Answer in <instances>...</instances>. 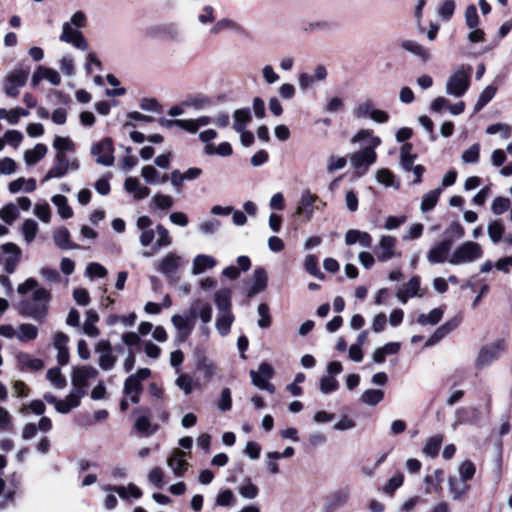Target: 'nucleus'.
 Instances as JSON below:
<instances>
[{
    "mask_svg": "<svg viewBox=\"0 0 512 512\" xmlns=\"http://www.w3.org/2000/svg\"><path fill=\"white\" fill-rule=\"evenodd\" d=\"M50 292L45 288H37L30 299L24 300L19 305L22 315L43 322L48 313Z\"/></svg>",
    "mask_w": 512,
    "mask_h": 512,
    "instance_id": "1",
    "label": "nucleus"
},
{
    "mask_svg": "<svg viewBox=\"0 0 512 512\" xmlns=\"http://www.w3.org/2000/svg\"><path fill=\"white\" fill-rule=\"evenodd\" d=\"M471 70L470 66L458 67L447 79L446 94L455 98L462 97L470 87Z\"/></svg>",
    "mask_w": 512,
    "mask_h": 512,
    "instance_id": "2",
    "label": "nucleus"
},
{
    "mask_svg": "<svg viewBox=\"0 0 512 512\" xmlns=\"http://www.w3.org/2000/svg\"><path fill=\"white\" fill-rule=\"evenodd\" d=\"M482 254V248L478 243L466 241L454 249L448 259V263L451 265L471 263L480 259Z\"/></svg>",
    "mask_w": 512,
    "mask_h": 512,
    "instance_id": "3",
    "label": "nucleus"
},
{
    "mask_svg": "<svg viewBox=\"0 0 512 512\" xmlns=\"http://www.w3.org/2000/svg\"><path fill=\"white\" fill-rule=\"evenodd\" d=\"M373 253L377 261L381 263L402 257V252L397 248V239L391 235L380 236L373 248Z\"/></svg>",
    "mask_w": 512,
    "mask_h": 512,
    "instance_id": "4",
    "label": "nucleus"
},
{
    "mask_svg": "<svg viewBox=\"0 0 512 512\" xmlns=\"http://www.w3.org/2000/svg\"><path fill=\"white\" fill-rule=\"evenodd\" d=\"M376 148L366 146L360 151L354 152L349 156V161L356 175L361 177L365 175L371 165L377 160Z\"/></svg>",
    "mask_w": 512,
    "mask_h": 512,
    "instance_id": "5",
    "label": "nucleus"
},
{
    "mask_svg": "<svg viewBox=\"0 0 512 512\" xmlns=\"http://www.w3.org/2000/svg\"><path fill=\"white\" fill-rule=\"evenodd\" d=\"M150 375V369L141 368L125 380L123 392L133 404H137L140 401V394L143 389L142 382L148 379Z\"/></svg>",
    "mask_w": 512,
    "mask_h": 512,
    "instance_id": "6",
    "label": "nucleus"
},
{
    "mask_svg": "<svg viewBox=\"0 0 512 512\" xmlns=\"http://www.w3.org/2000/svg\"><path fill=\"white\" fill-rule=\"evenodd\" d=\"M184 265L183 258L176 252L171 251L161 257L155 264L157 272L169 280H174Z\"/></svg>",
    "mask_w": 512,
    "mask_h": 512,
    "instance_id": "7",
    "label": "nucleus"
},
{
    "mask_svg": "<svg viewBox=\"0 0 512 512\" xmlns=\"http://www.w3.org/2000/svg\"><path fill=\"white\" fill-rule=\"evenodd\" d=\"M29 76V70L24 68H15L10 71L4 81L3 90L8 97H17L20 89L26 84Z\"/></svg>",
    "mask_w": 512,
    "mask_h": 512,
    "instance_id": "8",
    "label": "nucleus"
},
{
    "mask_svg": "<svg viewBox=\"0 0 512 512\" xmlns=\"http://www.w3.org/2000/svg\"><path fill=\"white\" fill-rule=\"evenodd\" d=\"M505 350L506 343L504 340H497L493 343L483 346L478 353L475 366L478 369H482L490 365L492 362L498 360L500 356L505 352Z\"/></svg>",
    "mask_w": 512,
    "mask_h": 512,
    "instance_id": "9",
    "label": "nucleus"
},
{
    "mask_svg": "<svg viewBox=\"0 0 512 512\" xmlns=\"http://www.w3.org/2000/svg\"><path fill=\"white\" fill-rule=\"evenodd\" d=\"M274 370L273 367L263 362L260 364L258 371L251 370L250 377L252 384L262 390H266L270 394L275 392V386L269 382V379L273 376Z\"/></svg>",
    "mask_w": 512,
    "mask_h": 512,
    "instance_id": "10",
    "label": "nucleus"
},
{
    "mask_svg": "<svg viewBox=\"0 0 512 512\" xmlns=\"http://www.w3.org/2000/svg\"><path fill=\"white\" fill-rule=\"evenodd\" d=\"M114 148L110 138H104L91 146V154L96 162L103 166H111L114 163Z\"/></svg>",
    "mask_w": 512,
    "mask_h": 512,
    "instance_id": "11",
    "label": "nucleus"
},
{
    "mask_svg": "<svg viewBox=\"0 0 512 512\" xmlns=\"http://www.w3.org/2000/svg\"><path fill=\"white\" fill-rule=\"evenodd\" d=\"M69 168L72 170H77L79 168L78 160L76 158L69 160L66 155L56 154L55 163L46 173L43 181H49L53 178H60L67 173Z\"/></svg>",
    "mask_w": 512,
    "mask_h": 512,
    "instance_id": "12",
    "label": "nucleus"
},
{
    "mask_svg": "<svg viewBox=\"0 0 512 512\" xmlns=\"http://www.w3.org/2000/svg\"><path fill=\"white\" fill-rule=\"evenodd\" d=\"M452 241L442 240L431 247L427 253V260L430 264H440L448 262L451 255Z\"/></svg>",
    "mask_w": 512,
    "mask_h": 512,
    "instance_id": "13",
    "label": "nucleus"
},
{
    "mask_svg": "<svg viewBox=\"0 0 512 512\" xmlns=\"http://www.w3.org/2000/svg\"><path fill=\"white\" fill-rule=\"evenodd\" d=\"M95 351L99 354V367L103 370H111L116 363V357L113 355L111 343L108 340H100L95 345Z\"/></svg>",
    "mask_w": 512,
    "mask_h": 512,
    "instance_id": "14",
    "label": "nucleus"
},
{
    "mask_svg": "<svg viewBox=\"0 0 512 512\" xmlns=\"http://www.w3.org/2000/svg\"><path fill=\"white\" fill-rule=\"evenodd\" d=\"M171 322L177 331V341L184 342L194 328L192 317L189 313L188 315L175 314L171 317Z\"/></svg>",
    "mask_w": 512,
    "mask_h": 512,
    "instance_id": "15",
    "label": "nucleus"
},
{
    "mask_svg": "<svg viewBox=\"0 0 512 512\" xmlns=\"http://www.w3.org/2000/svg\"><path fill=\"white\" fill-rule=\"evenodd\" d=\"M98 371L92 366H81L73 369L72 373V385L75 388L85 390L90 380L97 377Z\"/></svg>",
    "mask_w": 512,
    "mask_h": 512,
    "instance_id": "16",
    "label": "nucleus"
},
{
    "mask_svg": "<svg viewBox=\"0 0 512 512\" xmlns=\"http://www.w3.org/2000/svg\"><path fill=\"white\" fill-rule=\"evenodd\" d=\"M461 316L457 315L453 318L446 321L444 324L439 326L433 334L428 338V340L425 343V347H430L438 343L440 340H442L444 337H446L449 333L454 331L461 323Z\"/></svg>",
    "mask_w": 512,
    "mask_h": 512,
    "instance_id": "17",
    "label": "nucleus"
},
{
    "mask_svg": "<svg viewBox=\"0 0 512 512\" xmlns=\"http://www.w3.org/2000/svg\"><path fill=\"white\" fill-rule=\"evenodd\" d=\"M317 201L318 197L315 194H312L310 191L303 192L296 208V215L310 221L313 217L314 210L318 209V206H315Z\"/></svg>",
    "mask_w": 512,
    "mask_h": 512,
    "instance_id": "18",
    "label": "nucleus"
},
{
    "mask_svg": "<svg viewBox=\"0 0 512 512\" xmlns=\"http://www.w3.org/2000/svg\"><path fill=\"white\" fill-rule=\"evenodd\" d=\"M84 395L85 390L73 387L65 399L60 400L61 403H58L57 412L60 414H68L72 409L80 405Z\"/></svg>",
    "mask_w": 512,
    "mask_h": 512,
    "instance_id": "19",
    "label": "nucleus"
},
{
    "mask_svg": "<svg viewBox=\"0 0 512 512\" xmlns=\"http://www.w3.org/2000/svg\"><path fill=\"white\" fill-rule=\"evenodd\" d=\"M1 248L8 255L4 261V269L8 274H12L15 272L21 259V250L16 244L11 242L3 244Z\"/></svg>",
    "mask_w": 512,
    "mask_h": 512,
    "instance_id": "20",
    "label": "nucleus"
},
{
    "mask_svg": "<svg viewBox=\"0 0 512 512\" xmlns=\"http://www.w3.org/2000/svg\"><path fill=\"white\" fill-rule=\"evenodd\" d=\"M185 452L180 449H174L167 459L168 467L173 471L175 476L181 477L188 469V462L185 460Z\"/></svg>",
    "mask_w": 512,
    "mask_h": 512,
    "instance_id": "21",
    "label": "nucleus"
},
{
    "mask_svg": "<svg viewBox=\"0 0 512 512\" xmlns=\"http://www.w3.org/2000/svg\"><path fill=\"white\" fill-rule=\"evenodd\" d=\"M350 498V491L348 488H341L333 491L327 498L324 511L333 512L334 510L344 506Z\"/></svg>",
    "mask_w": 512,
    "mask_h": 512,
    "instance_id": "22",
    "label": "nucleus"
},
{
    "mask_svg": "<svg viewBox=\"0 0 512 512\" xmlns=\"http://www.w3.org/2000/svg\"><path fill=\"white\" fill-rule=\"evenodd\" d=\"M43 79L55 86L61 82L60 74L56 70L39 66L32 75L31 84L36 87Z\"/></svg>",
    "mask_w": 512,
    "mask_h": 512,
    "instance_id": "23",
    "label": "nucleus"
},
{
    "mask_svg": "<svg viewBox=\"0 0 512 512\" xmlns=\"http://www.w3.org/2000/svg\"><path fill=\"white\" fill-rule=\"evenodd\" d=\"M400 46L403 50L417 57L423 63H426L431 59V52L429 49L414 40H403Z\"/></svg>",
    "mask_w": 512,
    "mask_h": 512,
    "instance_id": "24",
    "label": "nucleus"
},
{
    "mask_svg": "<svg viewBox=\"0 0 512 512\" xmlns=\"http://www.w3.org/2000/svg\"><path fill=\"white\" fill-rule=\"evenodd\" d=\"M124 188L136 200L145 199L150 195V189L136 177H128L124 182Z\"/></svg>",
    "mask_w": 512,
    "mask_h": 512,
    "instance_id": "25",
    "label": "nucleus"
},
{
    "mask_svg": "<svg viewBox=\"0 0 512 512\" xmlns=\"http://www.w3.org/2000/svg\"><path fill=\"white\" fill-rule=\"evenodd\" d=\"M217 265L216 259L207 254H198L192 260L191 273L193 275H199L204 273L206 270L213 269Z\"/></svg>",
    "mask_w": 512,
    "mask_h": 512,
    "instance_id": "26",
    "label": "nucleus"
},
{
    "mask_svg": "<svg viewBox=\"0 0 512 512\" xmlns=\"http://www.w3.org/2000/svg\"><path fill=\"white\" fill-rule=\"evenodd\" d=\"M189 314L194 320L196 317L200 318L202 324L208 325L212 319V307L208 303H203L197 300L189 309Z\"/></svg>",
    "mask_w": 512,
    "mask_h": 512,
    "instance_id": "27",
    "label": "nucleus"
},
{
    "mask_svg": "<svg viewBox=\"0 0 512 512\" xmlns=\"http://www.w3.org/2000/svg\"><path fill=\"white\" fill-rule=\"evenodd\" d=\"M141 176L148 185L163 184L169 178L168 174H161L153 165L143 166Z\"/></svg>",
    "mask_w": 512,
    "mask_h": 512,
    "instance_id": "28",
    "label": "nucleus"
},
{
    "mask_svg": "<svg viewBox=\"0 0 512 512\" xmlns=\"http://www.w3.org/2000/svg\"><path fill=\"white\" fill-rule=\"evenodd\" d=\"M345 243L347 245H354L358 243L364 248H369L372 244V237L365 231L351 229L345 234Z\"/></svg>",
    "mask_w": 512,
    "mask_h": 512,
    "instance_id": "29",
    "label": "nucleus"
},
{
    "mask_svg": "<svg viewBox=\"0 0 512 512\" xmlns=\"http://www.w3.org/2000/svg\"><path fill=\"white\" fill-rule=\"evenodd\" d=\"M53 241L62 250L79 248L78 245L71 243L70 232L66 227H59L53 231Z\"/></svg>",
    "mask_w": 512,
    "mask_h": 512,
    "instance_id": "30",
    "label": "nucleus"
},
{
    "mask_svg": "<svg viewBox=\"0 0 512 512\" xmlns=\"http://www.w3.org/2000/svg\"><path fill=\"white\" fill-rule=\"evenodd\" d=\"M213 104V101L210 97L197 94L190 96L184 100V105L187 109H192L194 111H202L209 109Z\"/></svg>",
    "mask_w": 512,
    "mask_h": 512,
    "instance_id": "31",
    "label": "nucleus"
},
{
    "mask_svg": "<svg viewBox=\"0 0 512 512\" xmlns=\"http://www.w3.org/2000/svg\"><path fill=\"white\" fill-rule=\"evenodd\" d=\"M234 322L232 311L217 312L215 327L221 336H227Z\"/></svg>",
    "mask_w": 512,
    "mask_h": 512,
    "instance_id": "32",
    "label": "nucleus"
},
{
    "mask_svg": "<svg viewBox=\"0 0 512 512\" xmlns=\"http://www.w3.org/2000/svg\"><path fill=\"white\" fill-rule=\"evenodd\" d=\"M17 361L22 370L38 371L44 367V362L41 359L25 352L17 355Z\"/></svg>",
    "mask_w": 512,
    "mask_h": 512,
    "instance_id": "33",
    "label": "nucleus"
},
{
    "mask_svg": "<svg viewBox=\"0 0 512 512\" xmlns=\"http://www.w3.org/2000/svg\"><path fill=\"white\" fill-rule=\"evenodd\" d=\"M448 488L451 493L453 500H460L466 496L468 493L470 486L462 481L461 479L456 478L455 476H450L448 478Z\"/></svg>",
    "mask_w": 512,
    "mask_h": 512,
    "instance_id": "34",
    "label": "nucleus"
},
{
    "mask_svg": "<svg viewBox=\"0 0 512 512\" xmlns=\"http://www.w3.org/2000/svg\"><path fill=\"white\" fill-rule=\"evenodd\" d=\"M136 412L147 414L149 411L146 408H138ZM134 427L138 432L145 435H150L158 429L157 425H152L147 415L139 416L134 423Z\"/></svg>",
    "mask_w": 512,
    "mask_h": 512,
    "instance_id": "35",
    "label": "nucleus"
},
{
    "mask_svg": "<svg viewBox=\"0 0 512 512\" xmlns=\"http://www.w3.org/2000/svg\"><path fill=\"white\" fill-rule=\"evenodd\" d=\"M411 143H404L400 148V166L404 171H411L417 155L412 152Z\"/></svg>",
    "mask_w": 512,
    "mask_h": 512,
    "instance_id": "36",
    "label": "nucleus"
},
{
    "mask_svg": "<svg viewBox=\"0 0 512 512\" xmlns=\"http://www.w3.org/2000/svg\"><path fill=\"white\" fill-rule=\"evenodd\" d=\"M214 302L217 312L231 311V290L229 288H221L214 294Z\"/></svg>",
    "mask_w": 512,
    "mask_h": 512,
    "instance_id": "37",
    "label": "nucleus"
},
{
    "mask_svg": "<svg viewBox=\"0 0 512 512\" xmlns=\"http://www.w3.org/2000/svg\"><path fill=\"white\" fill-rule=\"evenodd\" d=\"M213 118L208 115H201L194 119H184V131L195 134L200 128L212 124Z\"/></svg>",
    "mask_w": 512,
    "mask_h": 512,
    "instance_id": "38",
    "label": "nucleus"
},
{
    "mask_svg": "<svg viewBox=\"0 0 512 512\" xmlns=\"http://www.w3.org/2000/svg\"><path fill=\"white\" fill-rule=\"evenodd\" d=\"M442 188H436L425 193L421 199L420 210L422 213L431 211L438 203Z\"/></svg>",
    "mask_w": 512,
    "mask_h": 512,
    "instance_id": "39",
    "label": "nucleus"
},
{
    "mask_svg": "<svg viewBox=\"0 0 512 512\" xmlns=\"http://www.w3.org/2000/svg\"><path fill=\"white\" fill-rule=\"evenodd\" d=\"M362 141H366L367 146H373V148H377L381 144V139L375 136L371 129H361L351 138V142L354 144Z\"/></svg>",
    "mask_w": 512,
    "mask_h": 512,
    "instance_id": "40",
    "label": "nucleus"
},
{
    "mask_svg": "<svg viewBox=\"0 0 512 512\" xmlns=\"http://www.w3.org/2000/svg\"><path fill=\"white\" fill-rule=\"evenodd\" d=\"M241 30V26L235 20L224 17L218 20L214 26L210 29V33L212 35H217L222 31H233L239 32Z\"/></svg>",
    "mask_w": 512,
    "mask_h": 512,
    "instance_id": "41",
    "label": "nucleus"
},
{
    "mask_svg": "<svg viewBox=\"0 0 512 512\" xmlns=\"http://www.w3.org/2000/svg\"><path fill=\"white\" fill-rule=\"evenodd\" d=\"M253 278H254V282L248 292L249 296H253V295L260 293L267 286L268 277H267V273L264 268L255 269Z\"/></svg>",
    "mask_w": 512,
    "mask_h": 512,
    "instance_id": "42",
    "label": "nucleus"
},
{
    "mask_svg": "<svg viewBox=\"0 0 512 512\" xmlns=\"http://www.w3.org/2000/svg\"><path fill=\"white\" fill-rule=\"evenodd\" d=\"M98 320L99 317L95 310L90 309L86 312L83 331L87 336L97 337L99 335V329L95 326Z\"/></svg>",
    "mask_w": 512,
    "mask_h": 512,
    "instance_id": "43",
    "label": "nucleus"
},
{
    "mask_svg": "<svg viewBox=\"0 0 512 512\" xmlns=\"http://www.w3.org/2000/svg\"><path fill=\"white\" fill-rule=\"evenodd\" d=\"M36 189V181L34 178L25 179L20 177L9 184V191L17 193L20 191L33 192Z\"/></svg>",
    "mask_w": 512,
    "mask_h": 512,
    "instance_id": "44",
    "label": "nucleus"
},
{
    "mask_svg": "<svg viewBox=\"0 0 512 512\" xmlns=\"http://www.w3.org/2000/svg\"><path fill=\"white\" fill-rule=\"evenodd\" d=\"M443 481V470L436 469L432 475L425 477L426 493L436 492L439 493L442 490L441 482Z\"/></svg>",
    "mask_w": 512,
    "mask_h": 512,
    "instance_id": "45",
    "label": "nucleus"
},
{
    "mask_svg": "<svg viewBox=\"0 0 512 512\" xmlns=\"http://www.w3.org/2000/svg\"><path fill=\"white\" fill-rule=\"evenodd\" d=\"M38 336V328L30 323H23L17 328V339L21 342H29Z\"/></svg>",
    "mask_w": 512,
    "mask_h": 512,
    "instance_id": "46",
    "label": "nucleus"
},
{
    "mask_svg": "<svg viewBox=\"0 0 512 512\" xmlns=\"http://www.w3.org/2000/svg\"><path fill=\"white\" fill-rule=\"evenodd\" d=\"M47 153V147L38 143L34 146L33 149L27 150L24 154V160L27 165H33L41 160Z\"/></svg>",
    "mask_w": 512,
    "mask_h": 512,
    "instance_id": "47",
    "label": "nucleus"
},
{
    "mask_svg": "<svg viewBox=\"0 0 512 512\" xmlns=\"http://www.w3.org/2000/svg\"><path fill=\"white\" fill-rule=\"evenodd\" d=\"M51 201L57 207V212L62 218L69 219L73 216V210L68 205L67 198L65 196L61 194L54 195Z\"/></svg>",
    "mask_w": 512,
    "mask_h": 512,
    "instance_id": "48",
    "label": "nucleus"
},
{
    "mask_svg": "<svg viewBox=\"0 0 512 512\" xmlns=\"http://www.w3.org/2000/svg\"><path fill=\"white\" fill-rule=\"evenodd\" d=\"M156 234L157 240L153 245V250L157 251L163 247H168L172 243V238L170 236L169 230L164 227L162 224L156 225Z\"/></svg>",
    "mask_w": 512,
    "mask_h": 512,
    "instance_id": "49",
    "label": "nucleus"
},
{
    "mask_svg": "<svg viewBox=\"0 0 512 512\" xmlns=\"http://www.w3.org/2000/svg\"><path fill=\"white\" fill-rule=\"evenodd\" d=\"M204 153L206 155H219L221 157L231 156L233 153L232 146L229 142H222L218 145L207 144L204 148Z\"/></svg>",
    "mask_w": 512,
    "mask_h": 512,
    "instance_id": "50",
    "label": "nucleus"
},
{
    "mask_svg": "<svg viewBox=\"0 0 512 512\" xmlns=\"http://www.w3.org/2000/svg\"><path fill=\"white\" fill-rule=\"evenodd\" d=\"M444 315V311L441 308H434L429 313H422L418 316L417 322L422 325H436L440 322Z\"/></svg>",
    "mask_w": 512,
    "mask_h": 512,
    "instance_id": "51",
    "label": "nucleus"
},
{
    "mask_svg": "<svg viewBox=\"0 0 512 512\" xmlns=\"http://www.w3.org/2000/svg\"><path fill=\"white\" fill-rule=\"evenodd\" d=\"M443 442V435L437 434L432 437H430L424 447H423V453L430 457H436L438 455L440 446Z\"/></svg>",
    "mask_w": 512,
    "mask_h": 512,
    "instance_id": "52",
    "label": "nucleus"
},
{
    "mask_svg": "<svg viewBox=\"0 0 512 512\" xmlns=\"http://www.w3.org/2000/svg\"><path fill=\"white\" fill-rule=\"evenodd\" d=\"M152 205L154 208L167 211L174 205V199L171 195L156 193L152 197Z\"/></svg>",
    "mask_w": 512,
    "mask_h": 512,
    "instance_id": "53",
    "label": "nucleus"
},
{
    "mask_svg": "<svg viewBox=\"0 0 512 512\" xmlns=\"http://www.w3.org/2000/svg\"><path fill=\"white\" fill-rule=\"evenodd\" d=\"M497 92V88L495 86L489 85L485 87L479 95V98L474 106V111H480L484 106H486L495 96Z\"/></svg>",
    "mask_w": 512,
    "mask_h": 512,
    "instance_id": "54",
    "label": "nucleus"
},
{
    "mask_svg": "<svg viewBox=\"0 0 512 512\" xmlns=\"http://www.w3.org/2000/svg\"><path fill=\"white\" fill-rule=\"evenodd\" d=\"M251 120V115L248 109H238L234 112L233 128L236 132L245 130L247 123Z\"/></svg>",
    "mask_w": 512,
    "mask_h": 512,
    "instance_id": "55",
    "label": "nucleus"
},
{
    "mask_svg": "<svg viewBox=\"0 0 512 512\" xmlns=\"http://www.w3.org/2000/svg\"><path fill=\"white\" fill-rule=\"evenodd\" d=\"M22 234L26 243L30 244L36 237L39 226L33 219H26L22 224Z\"/></svg>",
    "mask_w": 512,
    "mask_h": 512,
    "instance_id": "56",
    "label": "nucleus"
},
{
    "mask_svg": "<svg viewBox=\"0 0 512 512\" xmlns=\"http://www.w3.org/2000/svg\"><path fill=\"white\" fill-rule=\"evenodd\" d=\"M238 493L244 499L253 500L258 496L259 489L254 483L251 482L250 479H246L238 486Z\"/></svg>",
    "mask_w": 512,
    "mask_h": 512,
    "instance_id": "57",
    "label": "nucleus"
},
{
    "mask_svg": "<svg viewBox=\"0 0 512 512\" xmlns=\"http://www.w3.org/2000/svg\"><path fill=\"white\" fill-rule=\"evenodd\" d=\"M305 270L319 280L324 279V274L318 267V259L315 255L309 254L304 259Z\"/></svg>",
    "mask_w": 512,
    "mask_h": 512,
    "instance_id": "58",
    "label": "nucleus"
},
{
    "mask_svg": "<svg viewBox=\"0 0 512 512\" xmlns=\"http://www.w3.org/2000/svg\"><path fill=\"white\" fill-rule=\"evenodd\" d=\"M384 398V392L380 389H367L361 395V400L369 406L379 404Z\"/></svg>",
    "mask_w": 512,
    "mask_h": 512,
    "instance_id": "59",
    "label": "nucleus"
},
{
    "mask_svg": "<svg viewBox=\"0 0 512 512\" xmlns=\"http://www.w3.org/2000/svg\"><path fill=\"white\" fill-rule=\"evenodd\" d=\"M53 147L57 150V154L65 155L66 152H73L75 144L69 137L57 136L53 141Z\"/></svg>",
    "mask_w": 512,
    "mask_h": 512,
    "instance_id": "60",
    "label": "nucleus"
},
{
    "mask_svg": "<svg viewBox=\"0 0 512 512\" xmlns=\"http://www.w3.org/2000/svg\"><path fill=\"white\" fill-rule=\"evenodd\" d=\"M464 19L468 29H474L479 26L480 18L475 5L470 4L465 8Z\"/></svg>",
    "mask_w": 512,
    "mask_h": 512,
    "instance_id": "61",
    "label": "nucleus"
},
{
    "mask_svg": "<svg viewBox=\"0 0 512 512\" xmlns=\"http://www.w3.org/2000/svg\"><path fill=\"white\" fill-rule=\"evenodd\" d=\"M47 379L56 389H63L66 387L67 381L62 375L61 370L57 367L51 368L47 371Z\"/></svg>",
    "mask_w": 512,
    "mask_h": 512,
    "instance_id": "62",
    "label": "nucleus"
},
{
    "mask_svg": "<svg viewBox=\"0 0 512 512\" xmlns=\"http://www.w3.org/2000/svg\"><path fill=\"white\" fill-rule=\"evenodd\" d=\"M456 3L454 0H444L437 8L438 16L444 21H449L455 12Z\"/></svg>",
    "mask_w": 512,
    "mask_h": 512,
    "instance_id": "63",
    "label": "nucleus"
},
{
    "mask_svg": "<svg viewBox=\"0 0 512 512\" xmlns=\"http://www.w3.org/2000/svg\"><path fill=\"white\" fill-rule=\"evenodd\" d=\"M487 231L490 240L497 244L502 239L505 228L500 220H495L488 225Z\"/></svg>",
    "mask_w": 512,
    "mask_h": 512,
    "instance_id": "64",
    "label": "nucleus"
}]
</instances>
